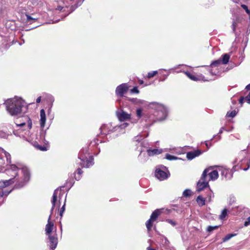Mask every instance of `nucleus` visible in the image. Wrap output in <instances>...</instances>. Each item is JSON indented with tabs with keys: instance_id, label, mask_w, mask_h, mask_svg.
Returning a JSON list of instances; mask_svg holds the SVG:
<instances>
[{
	"instance_id": "f257e3e1",
	"label": "nucleus",
	"mask_w": 250,
	"mask_h": 250,
	"mask_svg": "<svg viewBox=\"0 0 250 250\" xmlns=\"http://www.w3.org/2000/svg\"><path fill=\"white\" fill-rule=\"evenodd\" d=\"M5 173L10 179L14 178L16 181L14 188L19 189L23 188L30 181L31 174L29 169L25 166L21 167L12 164L7 168Z\"/></svg>"
},
{
	"instance_id": "f03ea898",
	"label": "nucleus",
	"mask_w": 250,
	"mask_h": 250,
	"mask_svg": "<svg viewBox=\"0 0 250 250\" xmlns=\"http://www.w3.org/2000/svg\"><path fill=\"white\" fill-rule=\"evenodd\" d=\"M218 176L217 170L213 169L212 167H210L206 168L203 171L200 179L197 182V191H201L205 188L209 187L208 182L216 180Z\"/></svg>"
},
{
	"instance_id": "7ed1b4c3",
	"label": "nucleus",
	"mask_w": 250,
	"mask_h": 250,
	"mask_svg": "<svg viewBox=\"0 0 250 250\" xmlns=\"http://www.w3.org/2000/svg\"><path fill=\"white\" fill-rule=\"evenodd\" d=\"M5 104L7 110L12 115H17L21 113L25 106V102L21 99L17 98L8 99Z\"/></svg>"
},
{
	"instance_id": "20e7f679",
	"label": "nucleus",
	"mask_w": 250,
	"mask_h": 250,
	"mask_svg": "<svg viewBox=\"0 0 250 250\" xmlns=\"http://www.w3.org/2000/svg\"><path fill=\"white\" fill-rule=\"evenodd\" d=\"M88 155V148L87 147L83 148L80 151L78 158L82 161L81 165L83 166V167H89L93 165V156Z\"/></svg>"
},
{
	"instance_id": "39448f33",
	"label": "nucleus",
	"mask_w": 250,
	"mask_h": 250,
	"mask_svg": "<svg viewBox=\"0 0 250 250\" xmlns=\"http://www.w3.org/2000/svg\"><path fill=\"white\" fill-rule=\"evenodd\" d=\"M150 105L152 108L157 110V114L156 116H158L159 114H161V116L157 118V121H162L166 118L167 115V111L166 107L163 104L157 102H151Z\"/></svg>"
},
{
	"instance_id": "423d86ee",
	"label": "nucleus",
	"mask_w": 250,
	"mask_h": 250,
	"mask_svg": "<svg viewBox=\"0 0 250 250\" xmlns=\"http://www.w3.org/2000/svg\"><path fill=\"white\" fill-rule=\"evenodd\" d=\"M155 175L159 180L163 181L169 177L170 173L168 171H165L160 168H157L155 170Z\"/></svg>"
},
{
	"instance_id": "0eeeda50",
	"label": "nucleus",
	"mask_w": 250,
	"mask_h": 250,
	"mask_svg": "<svg viewBox=\"0 0 250 250\" xmlns=\"http://www.w3.org/2000/svg\"><path fill=\"white\" fill-rule=\"evenodd\" d=\"M129 86L127 83H122L116 87V94L118 96L123 97L127 92Z\"/></svg>"
},
{
	"instance_id": "6e6552de",
	"label": "nucleus",
	"mask_w": 250,
	"mask_h": 250,
	"mask_svg": "<svg viewBox=\"0 0 250 250\" xmlns=\"http://www.w3.org/2000/svg\"><path fill=\"white\" fill-rule=\"evenodd\" d=\"M48 236L49 242V246L50 249L51 250H55L58 243L57 235H49Z\"/></svg>"
},
{
	"instance_id": "1a4fd4ad",
	"label": "nucleus",
	"mask_w": 250,
	"mask_h": 250,
	"mask_svg": "<svg viewBox=\"0 0 250 250\" xmlns=\"http://www.w3.org/2000/svg\"><path fill=\"white\" fill-rule=\"evenodd\" d=\"M185 74L188 78L193 81H202L205 82L208 81V79H206L205 77L202 74L194 75L188 71L185 72Z\"/></svg>"
},
{
	"instance_id": "9d476101",
	"label": "nucleus",
	"mask_w": 250,
	"mask_h": 250,
	"mask_svg": "<svg viewBox=\"0 0 250 250\" xmlns=\"http://www.w3.org/2000/svg\"><path fill=\"white\" fill-rule=\"evenodd\" d=\"M51 214L50 215L47 221V224L45 226V234L47 235H52L51 232L53 229L54 227V223L51 221Z\"/></svg>"
},
{
	"instance_id": "9b49d317",
	"label": "nucleus",
	"mask_w": 250,
	"mask_h": 250,
	"mask_svg": "<svg viewBox=\"0 0 250 250\" xmlns=\"http://www.w3.org/2000/svg\"><path fill=\"white\" fill-rule=\"evenodd\" d=\"M117 115L119 120L121 122L129 120L131 118L130 114L126 113L123 110L117 113Z\"/></svg>"
},
{
	"instance_id": "f8f14e48",
	"label": "nucleus",
	"mask_w": 250,
	"mask_h": 250,
	"mask_svg": "<svg viewBox=\"0 0 250 250\" xmlns=\"http://www.w3.org/2000/svg\"><path fill=\"white\" fill-rule=\"evenodd\" d=\"M202 153V151L200 149L189 151L187 153V158L188 160H192L194 158L201 155Z\"/></svg>"
},
{
	"instance_id": "ddd939ff",
	"label": "nucleus",
	"mask_w": 250,
	"mask_h": 250,
	"mask_svg": "<svg viewBox=\"0 0 250 250\" xmlns=\"http://www.w3.org/2000/svg\"><path fill=\"white\" fill-rule=\"evenodd\" d=\"M16 181L14 180V178L13 179H9L6 180H1L0 181V188H3L6 187H7L13 184H16Z\"/></svg>"
},
{
	"instance_id": "4468645a",
	"label": "nucleus",
	"mask_w": 250,
	"mask_h": 250,
	"mask_svg": "<svg viewBox=\"0 0 250 250\" xmlns=\"http://www.w3.org/2000/svg\"><path fill=\"white\" fill-rule=\"evenodd\" d=\"M40 125L42 128H43L46 122V115L44 109H42L40 111Z\"/></svg>"
},
{
	"instance_id": "2eb2a0df",
	"label": "nucleus",
	"mask_w": 250,
	"mask_h": 250,
	"mask_svg": "<svg viewBox=\"0 0 250 250\" xmlns=\"http://www.w3.org/2000/svg\"><path fill=\"white\" fill-rule=\"evenodd\" d=\"M163 209H156L152 212L150 219L153 221H156L159 216L162 213Z\"/></svg>"
},
{
	"instance_id": "dca6fc26",
	"label": "nucleus",
	"mask_w": 250,
	"mask_h": 250,
	"mask_svg": "<svg viewBox=\"0 0 250 250\" xmlns=\"http://www.w3.org/2000/svg\"><path fill=\"white\" fill-rule=\"evenodd\" d=\"M59 191V189L57 188L55 189L53 192L52 196V199L51 201V203L52 204V207L51 208V211H52L54 208L56 201L58 198V192Z\"/></svg>"
},
{
	"instance_id": "f3484780",
	"label": "nucleus",
	"mask_w": 250,
	"mask_h": 250,
	"mask_svg": "<svg viewBox=\"0 0 250 250\" xmlns=\"http://www.w3.org/2000/svg\"><path fill=\"white\" fill-rule=\"evenodd\" d=\"M161 153H162V150L157 149V148L147 150V154L149 156H152L154 155H158Z\"/></svg>"
},
{
	"instance_id": "a211bd4d",
	"label": "nucleus",
	"mask_w": 250,
	"mask_h": 250,
	"mask_svg": "<svg viewBox=\"0 0 250 250\" xmlns=\"http://www.w3.org/2000/svg\"><path fill=\"white\" fill-rule=\"evenodd\" d=\"M206 199L202 195H199L196 198V202L200 207H202L205 205Z\"/></svg>"
},
{
	"instance_id": "6ab92c4d",
	"label": "nucleus",
	"mask_w": 250,
	"mask_h": 250,
	"mask_svg": "<svg viewBox=\"0 0 250 250\" xmlns=\"http://www.w3.org/2000/svg\"><path fill=\"white\" fill-rule=\"evenodd\" d=\"M244 101L250 104V92L246 97L241 96L239 100V103L242 104Z\"/></svg>"
},
{
	"instance_id": "aec40b11",
	"label": "nucleus",
	"mask_w": 250,
	"mask_h": 250,
	"mask_svg": "<svg viewBox=\"0 0 250 250\" xmlns=\"http://www.w3.org/2000/svg\"><path fill=\"white\" fill-rule=\"evenodd\" d=\"M230 55L229 54H224L222 55V59H221L222 63L226 64L229 62L230 59Z\"/></svg>"
},
{
	"instance_id": "412c9836",
	"label": "nucleus",
	"mask_w": 250,
	"mask_h": 250,
	"mask_svg": "<svg viewBox=\"0 0 250 250\" xmlns=\"http://www.w3.org/2000/svg\"><path fill=\"white\" fill-rule=\"evenodd\" d=\"M12 190L8 191V190H1L0 191V205H1L4 201V199H2L1 201V199L3 196H7L11 192Z\"/></svg>"
},
{
	"instance_id": "4be33fe9",
	"label": "nucleus",
	"mask_w": 250,
	"mask_h": 250,
	"mask_svg": "<svg viewBox=\"0 0 250 250\" xmlns=\"http://www.w3.org/2000/svg\"><path fill=\"white\" fill-rule=\"evenodd\" d=\"M240 22V21L239 18H237L236 20H233L232 21L231 28L233 32H235L236 29V27L238 25V24Z\"/></svg>"
},
{
	"instance_id": "5701e85b",
	"label": "nucleus",
	"mask_w": 250,
	"mask_h": 250,
	"mask_svg": "<svg viewBox=\"0 0 250 250\" xmlns=\"http://www.w3.org/2000/svg\"><path fill=\"white\" fill-rule=\"evenodd\" d=\"M153 222V220L149 218L146 223V226L148 232L151 230Z\"/></svg>"
},
{
	"instance_id": "b1692460",
	"label": "nucleus",
	"mask_w": 250,
	"mask_h": 250,
	"mask_svg": "<svg viewBox=\"0 0 250 250\" xmlns=\"http://www.w3.org/2000/svg\"><path fill=\"white\" fill-rule=\"evenodd\" d=\"M83 173V171L80 168H77L76 174L74 173L75 179L76 180H78V181L81 178V176H82V174Z\"/></svg>"
},
{
	"instance_id": "393cba45",
	"label": "nucleus",
	"mask_w": 250,
	"mask_h": 250,
	"mask_svg": "<svg viewBox=\"0 0 250 250\" xmlns=\"http://www.w3.org/2000/svg\"><path fill=\"white\" fill-rule=\"evenodd\" d=\"M228 209L227 208H224L221 212V214L219 215V218L221 220H224L227 215L228 214Z\"/></svg>"
},
{
	"instance_id": "a878e982",
	"label": "nucleus",
	"mask_w": 250,
	"mask_h": 250,
	"mask_svg": "<svg viewBox=\"0 0 250 250\" xmlns=\"http://www.w3.org/2000/svg\"><path fill=\"white\" fill-rule=\"evenodd\" d=\"M237 114V112L234 110L231 111H228L226 114L227 117L233 118Z\"/></svg>"
},
{
	"instance_id": "bb28decb",
	"label": "nucleus",
	"mask_w": 250,
	"mask_h": 250,
	"mask_svg": "<svg viewBox=\"0 0 250 250\" xmlns=\"http://www.w3.org/2000/svg\"><path fill=\"white\" fill-rule=\"evenodd\" d=\"M235 234H232L229 233L226 235L223 238V242H226L229 240L231 238H232L233 236H235Z\"/></svg>"
},
{
	"instance_id": "cd10ccee",
	"label": "nucleus",
	"mask_w": 250,
	"mask_h": 250,
	"mask_svg": "<svg viewBox=\"0 0 250 250\" xmlns=\"http://www.w3.org/2000/svg\"><path fill=\"white\" fill-rule=\"evenodd\" d=\"M191 195V191L190 190L187 189L185 190L183 193V195L185 197H188Z\"/></svg>"
},
{
	"instance_id": "c85d7f7f",
	"label": "nucleus",
	"mask_w": 250,
	"mask_h": 250,
	"mask_svg": "<svg viewBox=\"0 0 250 250\" xmlns=\"http://www.w3.org/2000/svg\"><path fill=\"white\" fill-rule=\"evenodd\" d=\"M241 7L244 9L245 10V11H246V12L249 15V18L250 19V10H249L248 9V6L245 5V4H242L241 5Z\"/></svg>"
},
{
	"instance_id": "c756f323",
	"label": "nucleus",
	"mask_w": 250,
	"mask_h": 250,
	"mask_svg": "<svg viewBox=\"0 0 250 250\" xmlns=\"http://www.w3.org/2000/svg\"><path fill=\"white\" fill-rule=\"evenodd\" d=\"M221 63H222V62H221V59H218L217 60H216V61L213 62L211 63V65H212L213 66H218Z\"/></svg>"
},
{
	"instance_id": "7c9ffc66",
	"label": "nucleus",
	"mask_w": 250,
	"mask_h": 250,
	"mask_svg": "<svg viewBox=\"0 0 250 250\" xmlns=\"http://www.w3.org/2000/svg\"><path fill=\"white\" fill-rule=\"evenodd\" d=\"M166 158L168 160H176L177 159V157L174 156H173V155H171L169 154H167L166 155Z\"/></svg>"
},
{
	"instance_id": "2f4dec72",
	"label": "nucleus",
	"mask_w": 250,
	"mask_h": 250,
	"mask_svg": "<svg viewBox=\"0 0 250 250\" xmlns=\"http://www.w3.org/2000/svg\"><path fill=\"white\" fill-rule=\"evenodd\" d=\"M158 74V72L157 71H153L150 72H148L147 74V78L150 79L154 76H155L156 74Z\"/></svg>"
},
{
	"instance_id": "473e14b6",
	"label": "nucleus",
	"mask_w": 250,
	"mask_h": 250,
	"mask_svg": "<svg viewBox=\"0 0 250 250\" xmlns=\"http://www.w3.org/2000/svg\"><path fill=\"white\" fill-rule=\"evenodd\" d=\"M219 227V226H208L207 228V231L208 232H211L214 230L218 229Z\"/></svg>"
},
{
	"instance_id": "72a5a7b5",
	"label": "nucleus",
	"mask_w": 250,
	"mask_h": 250,
	"mask_svg": "<svg viewBox=\"0 0 250 250\" xmlns=\"http://www.w3.org/2000/svg\"><path fill=\"white\" fill-rule=\"evenodd\" d=\"M25 118L27 120V124H28V126L29 128V129L31 128L32 125L31 120L28 116L25 117Z\"/></svg>"
},
{
	"instance_id": "f704fd0d",
	"label": "nucleus",
	"mask_w": 250,
	"mask_h": 250,
	"mask_svg": "<svg viewBox=\"0 0 250 250\" xmlns=\"http://www.w3.org/2000/svg\"><path fill=\"white\" fill-rule=\"evenodd\" d=\"M142 109L141 108H138L136 110L137 116L140 118L142 116Z\"/></svg>"
},
{
	"instance_id": "c9c22d12",
	"label": "nucleus",
	"mask_w": 250,
	"mask_h": 250,
	"mask_svg": "<svg viewBox=\"0 0 250 250\" xmlns=\"http://www.w3.org/2000/svg\"><path fill=\"white\" fill-rule=\"evenodd\" d=\"M130 92L131 93L138 94L139 93V91L138 89V88L137 86H134L132 89H131L130 90Z\"/></svg>"
},
{
	"instance_id": "e433bc0d",
	"label": "nucleus",
	"mask_w": 250,
	"mask_h": 250,
	"mask_svg": "<svg viewBox=\"0 0 250 250\" xmlns=\"http://www.w3.org/2000/svg\"><path fill=\"white\" fill-rule=\"evenodd\" d=\"M65 204L64 203L60 210L59 214H60V216H61V217H62L63 213L65 210Z\"/></svg>"
},
{
	"instance_id": "4c0bfd02",
	"label": "nucleus",
	"mask_w": 250,
	"mask_h": 250,
	"mask_svg": "<svg viewBox=\"0 0 250 250\" xmlns=\"http://www.w3.org/2000/svg\"><path fill=\"white\" fill-rule=\"evenodd\" d=\"M36 147L38 149H39V150H42V151H44V150H46V148L45 146H40L39 145H36Z\"/></svg>"
},
{
	"instance_id": "58836bf2",
	"label": "nucleus",
	"mask_w": 250,
	"mask_h": 250,
	"mask_svg": "<svg viewBox=\"0 0 250 250\" xmlns=\"http://www.w3.org/2000/svg\"><path fill=\"white\" fill-rule=\"evenodd\" d=\"M82 3V1L81 0H77L75 2V3L74 4V6H75L76 7H77L78 6L81 5Z\"/></svg>"
},
{
	"instance_id": "ea45409f",
	"label": "nucleus",
	"mask_w": 250,
	"mask_h": 250,
	"mask_svg": "<svg viewBox=\"0 0 250 250\" xmlns=\"http://www.w3.org/2000/svg\"><path fill=\"white\" fill-rule=\"evenodd\" d=\"M105 127H106L105 125H102L101 126L100 129L101 130V133L102 134H107L106 132L104 130ZM107 133H108V132H107Z\"/></svg>"
},
{
	"instance_id": "a19ab883",
	"label": "nucleus",
	"mask_w": 250,
	"mask_h": 250,
	"mask_svg": "<svg viewBox=\"0 0 250 250\" xmlns=\"http://www.w3.org/2000/svg\"><path fill=\"white\" fill-rule=\"evenodd\" d=\"M250 225V217H249L244 223V226L247 227Z\"/></svg>"
},
{
	"instance_id": "79ce46f5",
	"label": "nucleus",
	"mask_w": 250,
	"mask_h": 250,
	"mask_svg": "<svg viewBox=\"0 0 250 250\" xmlns=\"http://www.w3.org/2000/svg\"><path fill=\"white\" fill-rule=\"evenodd\" d=\"M166 221L167 223H168L170 224L171 225H172L173 226H174L176 225V223L174 221H173L172 220L168 219H167L166 220Z\"/></svg>"
},
{
	"instance_id": "37998d69",
	"label": "nucleus",
	"mask_w": 250,
	"mask_h": 250,
	"mask_svg": "<svg viewBox=\"0 0 250 250\" xmlns=\"http://www.w3.org/2000/svg\"><path fill=\"white\" fill-rule=\"evenodd\" d=\"M26 17H27V21H30L31 20H33L34 21H35L36 20V19H34L33 18H32L29 15H26Z\"/></svg>"
},
{
	"instance_id": "c03bdc74",
	"label": "nucleus",
	"mask_w": 250,
	"mask_h": 250,
	"mask_svg": "<svg viewBox=\"0 0 250 250\" xmlns=\"http://www.w3.org/2000/svg\"><path fill=\"white\" fill-rule=\"evenodd\" d=\"M41 97H39L37 99H36V103H40L41 102Z\"/></svg>"
},
{
	"instance_id": "a18cd8bd",
	"label": "nucleus",
	"mask_w": 250,
	"mask_h": 250,
	"mask_svg": "<svg viewBox=\"0 0 250 250\" xmlns=\"http://www.w3.org/2000/svg\"><path fill=\"white\" fill-rule=\"evenodd\" d=\"M206 146L208 148H209L211 146V144L210 142H206Z\"/></svg>"
},
{
	"instance_id": "49530a36",
	"label": "nucleus",
	"mask_w": 250,
	"mask_h": 250,
	"mask_svg": "<svg viewBox=\"0 0 250 250\" xmlns=\"http://www.w3.org/2000/svg\"><path fill=\"white\" fill-rule=\"evenodd\" d=\"M245 89L247 90H250V83L246 86Z\"/></svg>"
},
{
	"instance_id": "de8ad7c7",
	"label": "nucleus",
	"mask_w": 250,
	"mask_h": 250,
	"mask_svg": "<svg viewBox=\"0 0 250 250\" xmlns=\"http://www.w3.org/2000/svg\"><path fill=\"white\" fill-rule=\"evenodd\" d=\"M25 125V123H21V124H17L18 125H19V126H22L24 125Z\"/></svg>"
},
{
	"instance_id": "09e8293b",
	"label": "nucleus",
	"mask_w": 250,
	"mask_h": 250,
	"mask_svg": "<svg viewBox=\"0 0 250 250\" xmlns=\"http://www.w3.org/2000/svg\"><path fill=\"white\" fill-rule=\"evenodd\" d=\"M228 172H229L228 170H224L222 172V174H224L225 173H226V174H227Z\"/></svg>"
},
{
	"instance_id": "8fccbe9b",
	"label": "nucleus",
	"mask_w": 250,
	"mask_h": 250,
	"mask_svg": "<svg viewBox=\"0 0 250 250\" xmlns=\"http://www.w3.org/2000/svg\"><path fill=\"white\" fill-rule=\"evenodd\" d=\"M139 83L140 84H142L144 83V81L143 80H139Z\"/></svg>"
},
{
	"instance_id": "3c124183",
	"label": "nucleus",
	"mask_w": 250,
	"mask_h": 250,
	"mask_svg": "<svg viewBox=\"0 0 250 250\" xmlns=\"http://www.w3.org/2000/svg\"><path fill=\"white\" fill-rule=\"evenodd\" d=\"M147 250H156L154 249H152V248H148Z\"/></svg>"
},
{
	"instance_id": "603ef678",
	"label": "nucleus",
	"mask_w": 250,
	"mask_h": 250,
	"mask_svg": "<svg viewBox=\"0 0 250 250\" xmlns=\"http://www.w3.org/2000/svg\"><path fill=\"white\" fill-rule=\"evenodd\" d=\"M210 200H211V196L210 195H209V196L208 195V201H210Z\"/></svg>"
},
{
	"instance_id": "864d4df0",
	"label": "nucleus",
	"mask_w": 250,
	"mask_h": 250,
	"mask_svg": "<svg viewBox=\"0 0 250 250\" xmlns=\"http://www.w3.org/2000/svg\"><path fill=\"white\" fill-rule=\"evenodd\" d=\"M249 167V166H248V167L247 168H243V169L244 170H247L248 169Z\"/></svg>"
},
{
	"instance_id": "5fc2aeb1",
	"label": "nucleus",
	"mask_w": 250,
	"mask_h": 250,
	"mask_svg": "<svg viewBox=\"0 0 250 250\" xmlns=\"http://www.w3.org/2000/svg\"><path fill=\"white\" fill-rule=\"evenodd\" d=\"M245 161H247V163H248V161L247 160H246Z\"/></svg>"
}]
</instances>
